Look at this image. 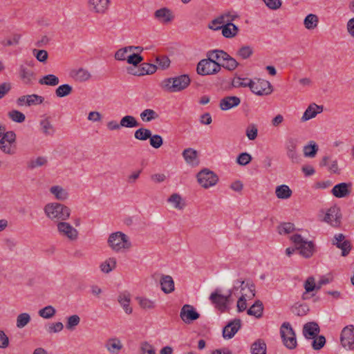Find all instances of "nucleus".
Wrapping results in <instances>:
<instances>
[{
	"label": "nucleus",
	"instance_id": "obj_39",
	"mask_svg": "<svg viewBox=\"0 0 354 354\" xmlns=\"http://www.w3.org/2000/svg\"><path fill=\"white\" fill-rule=\"evenodd\" d=\"M59 78L53 74L44 75L39 80V84L51 86H57L59 84Z\"/></svg>",
	"mask_w": 354,
	"mask_h": 354
},
{
	"label": "nucleus",
	"instance_id": "obj_10",
	"mask_svg": "<svg viewBox=\"0 0 354 354\" xmlns=\"http://www.w3.org/2000/svg\"><path fill=\"white\" fill-rule=\"evenodd\" d=\"M57 229L61 236L67 238L69 241H76L78 238V231L65 221L58 222Z\"/></svg>",
	"mask_w": 354,
	"mask_h": 354
},
{
	"label": "nucleus",
	"instance_id": "obj_40",
	"mask_svg": "<svg viewBox=\"0 0 354 354\" xmlns=\"http://www.w3.org/2000/svg\"><path fill=\"white\" fill-rule=\"evenodd\" d=\"M140 307L144 310H152L156 308V301L144 297L136 298Z\"/></svg>",
	"mask_w": 354,
	"mask_h": 354
},
{
	"label": "nucleus",
	"instance_id": "obj_24",
	"mask_svg": "<svg viewBox=\"0 0 354 354\" xmlns=\"http://www.w3.org/2000/svg\"><path fill=\"white\" fill-rule=\"evenodd\" d=\"M104 347L111 353H118L123 347L121 341L116 337L108 339L105 344Z\"/></svg>",
	"mask_w": 354,
	"mask_h": 354
},
{
	"label": "nucleus",
	"instance_id": "obj_25",
	"mask_svg": "<svg viewBox=\"0 0 354 354\" xmlns=\"http://www.w3.org/2000/svg\"><path fill=\"white\" fill-rule=\"evenodd\" d=\"M185 160L189 165H197L198 161L197 160V151L192 148L185 149L182 153Z\"/></svg>",
	"mask_w": 354,
	"mask_h": 354
},
{
	"label": "nucleus",
	"instance_id": "obj_45",
	"mask_svg": "<svg viewBox=\"0 0 354 354\" xmlns=\"http://www.w3.org/2000/svg\"><path fill=\"white\" fill-rule=\"evenodd\" d=\"M308 310V306L304 304L296 303L291 307V312L300 317L306 315Z\"/></svg>",
	"mask_w": 354,
	"mask_h": 354
},
{
	"label": "nucleus",
	"instance_id": "obj_43",
	"mask_svg": "<svg viewBox=\"0 0 354 354\" xmlns=\"http://www.w3.org/2000/svg\"><path fill=\"white\" fill-rule=\"evenodd\" d=\"M40 126L42 133L46 136H51L54 133L55 129L50 121L49 118H46L40 121Z\"/></svg>",
	"mask_w": 354,
	"mask_h": 354
},
{
	"label": "nucleus",
	"instance_id": "obj_47",
	"mask_svg": "<svg viewBox=\"0 0 354 354\" xmlns=\"http://www.w3.org/2000/svg\"><path fill=\"white\" fill-rule=\"evenodd\" d=\"M224 24H226L225 16H223V15H221L216 17V19H213L209 24L208 28L214 30H221L223 28V26L225 25Z\"/></svg>",
	"mask_w": 354,
	"mask_h": 354
},
{
	"label": "nucleus",
	"instance_id": "obj_14",
	"mask_svg": "<svg viewBox=\"0 0 354 354\" xmlns=\"http://www.w3.org/2000/svg\"><path fill=\"white\" fill-rule=\"evenodd\" d=\"M341 218L340 209L337 206H333L326 212L324 221L333 227H339L341 223Z\"/></svg>",
	"mask_w": 354,
	"mask_h": 354
},
{
	"label": "nucleus",
	"instance_id": "obj_13",
	"mask_svg": "<svg viewBox=\"0 0 354 354\" xmlns=\"http://www.w3.org/2000/svg\"><path fill=\"white\" fill-rule=\"evenodd\" d=\"M180 317L185 324H190L200 317V314L194 307L189 304H185L181 308Z\"/></svg>",
	"mask_w": 354,
	"mask_h": 354
},
{
	"label": "nucleus",
	"instance_id": "obj_63",
	"mask_svg": "<svg viewBox=\"0 0 354 354\" xmlns=\"http://www.w3.org/2000/svg\"><path fill=\"white\" fill-rule=\"evenodd\" d=\"M149 142L151 147H153L155 149H158L162 145L163 140L160 135L151 134V138H149Z\"/></svg>",
	"mask_w": 354,
	"mask_h": 354
},
{
	"label": "nucleus",
	"instance_id": "obj_62",
	"mask_svg": "<svg viewBox=\"0 0 354 354\" xmlns=\"http://www.w3.org/2000/svg\"><path fill=\"white\" fill-rule=\"evenodd\" d=\"M251 160L252 156L247 152L240 153L236 158V162L241 166L247 165Z\"/></svg>",
	"mask_w": 354,
	"mask_h": 354
},
{
	"label": "nucleus",
	"instance_id": "obj_46",
	"mask_svg": "<svg viewBox=\"0 0 354 354\" xmlns=\"http://www.w3.org/2000/svg\"><path fill=\"white\" fill-rule=\"evenodd\" d=\"M73 91V88L68 84L59 86L55 90V95L58 97H64L70 95Z\"/></svg>",
	"mask_w": 354,
	"mask_h": 354
},
{
	"label": "nucleus",
	"instance_id": "obj_51",
	"mask_svg": "<svg viewBox=\"0 0 354 354\" xmlns=\"http://www.w3.org/2000/svg\"><path fill=\"white\" fill-rule=\"evenodd\" d=\"M221 65V67L223 66L228 71H233L238 66L239 63L234 58L227 54V57H225Z\"/></svg>",
	"mask_w": 354,
	"mask_h": 354
},
{
	"label": "nucleus",
	"instance_id": "obj_26",
	"mask_svg": "<svg viewBox=\"0 0 354 354\" xmlns=\"http://www.w3.org/2000/svg\"><path fill=\"white\" fill-rule=\"evenodd\" d=\"M314 243L312 241H305L301 245L296 247L297 250H299V253L305 258L310 257L314 252Z\"/></svg>",
	"mask_w": 354,
	"mask_h": 354
},
{
	"label": "nucleus",
	"instance_id": "obj_59",
	"mask_svg": "<svg viewBox=\"0 0 354 354\" xmlns=\"http://www.w3.org/2000/svg\"><path fill=\"white\" fill-rule=\"evenodd\" d=\"M295 230V225L291 223H283L279 225L278 232L280 234H287Z\"/></svg>",
	"mask_w": 354,
	"mask_h": 354
},
{
	"label": "nucleus",
	"instance_id": "obj_49",
	"mask_svg": "<svg viewBox=\"0 0 354 354\" xmlns=\"http://www.w3.org/2000/svg\"><path fill=\"white\" fill-rule=\"evenodd\" d=\"M151 131L145 128H140L134 133V138L138 140L145 141L151 138Z\"/></svg>",
	"mask_w": 354,
	"mask_h": 354
},
{
	"label": "nucleus",
	"instance_id": "obj_52",
	"mask_svg": "<svg viewBox=\"0 0 354 354\" xmlns=\"http://www.w3.org/2000/svg\"><path fill=\"white\" fill-rule=\"evenodd\" d=\"M55 313L56 310L52 306H47L38 312L39 315L44 319H50L55 316Z\"/></svg>",
	"mask_w": 354,
	"mask_h": 354
},
{
	"label": "nucleus",
	"instance_id": "obj_53",
	"mask_svg": "<svg viewBox=\"0 0 354 354\" xmlns=\"http://www.w3.org/2000/svg\"><path fill=\"white\" fill-rule=\"evenodd\" d=\"M80 322V317L77 315H73L67 318L66 328L68 330H73Z\"/></svg>",
	"mask_w": 354,
	"mask_h": 354
},
{
	"label": "nucleus",
	"instance_id": "obj_33",
	"mask_svg": "<svg viewBox=\"0 0 354 354\" xmlns=\"http://www.w3.org/2000/svg\"><path fill=\"white\" fill-rule=\"evenodd\" d=\"M207 57L211 58L215 62L223 63L225 57H227V53L222 50H213L207 53Z\"/></svg>",
	"mask_w": 354,
	"mask_h": 354
},
{
	"label": "nucleus",
	"instance_id": "obj_5",
	"mask_svg": "<svg viewBox=\"0 0 354 354\" xmlns=\"http://www.w3.org/2000/svg\"><path fill=\"white\" fill-rule=\"evenodd\" d=\"M221 69V64L212 61L209 57L201 59L196 67L197 73L203 76L216 74Z\"/></svg>",
	"mask_w": 354,
	"mask_h": 354
},
{
	"label": "nucleus",
	"instance_id": "obj_1",
	"mask_svg": "<svg viewBox=\"0 0 354 354\" xmlns=\"http://www.w3.org/2000/svg\"><path fill=\"white\" fill-rule=\"evenodd\" d=\"M191 80L188 75H180L174 77L164 79L160 83V87L166 92L176 93L185 90L190 84Z\"/></svg>",
	"mask_w": 354,
	"mask_h": 354
},
{
	"label": "nucleus",
	"instance_id": "obj_16",
	"mask_svg": "<svg viewBox=\"0 0 354 354\" xmlns=\"http://www.w3.org/2000/svg\"><path fill=\"white\" fill-rule=\"evenodd\" d=\"M241 326V320L235 319L230 322L223 330V336L225 339H231L238 332Z\"/></svg>",
	"mask_w": 354,
	"mask_h": 354
},
{
	"label": "nucleus",
	"instance_id": "obj_35",
	"mask_svg": "<svg viewBox=\"0 0 354 354\" xmlns=\"http://www.w3.org/2000/svg\"><path fill=\"white\" fill-rule=\"evenodd\" d=\"M34 75L35 74L32 71L28 69L23 65L20 66L19 76L25 84H30L34 77Z\"/></svg>",
	"mask_w": 354,
	"mask_h": 354
},
{
	"label": "nucleus",
	"instance_id": "obj_15",
	"mask_svg": "<svg viewBox=\"0 0 354 354\" xmlns=\"http://www.w3.org/2000/svg\"><path fill=\"white\" fill-rule=\"evenodd\" d=\"M110 4V0H88L89 10L97 14H104L106 12Z\"/></svg>",
	"mask_w": 354,
	"mask_h": 354
},
{
	"label": "nucleus",
	"instance_id": "obj_4",
	"mask_svg": "<svg viewBox=\"0 0 354 354\" xmlns=\"http://www.w3.org/2000/svg\"><path fill=\"white\" fill-rule=\"evenodd\" d=\"M238 288L234 287L232 290H229L227 295L221 294V291L216 289L209 295V300L214 305L215 308L223 313L227 308V305L231 301L233 290H237Z\"/></svg>",
	"mask_w": 354,
	"mask_h": 354
},
{
	"label": "nucleus",
	"instance_id": "obj_9",
	"mask_svg": "<svg viewBox=\"0 0 354 354\" xmlns=\"http://www.w3.org/2000/svg\"><path fill=\"white\" fill-rule=\"evenodd\" d=\"M250 90L257 95H268L272 93L273 88L270 82L263 79L252 80Z\"/></svg>",
	"mask_w": 354,
	"mask_h": 354
},
{
	"label": "nucleus",
	"instance_id": "obj_21",
	"mask_svg": "<svg viewBox=\"0 0 354 354\" xmlns=\"http://www.w3.org/2000/svg\"><path fill=\"white\" fill-rule=\"evenodd\" d=\"M320 167H326L328 166V169L330 173L333 174H340V169L338 167L337 160L336 159H332L328 156H324L320 162H319Z\"/></svg>",
	"mask_w": 354,
	"mask_h": 354
},
{
	"label": "nucleus",
	"instance_id": "obj_19",
	"mask_svg": "<svg viewBox=\"0 0 354 354\" xmlns=\"http://www.w3.org/2000/svg\"><path fill=\"white\" fill-rule=\"evenodd\" d=\"M319 332V326L315 322L306 323L303 328V334L306 339H313L316 337Z\"/></svg>",
	"mask_w": 354,
	"mask_h": 354
},
{
	"label": "nucleus",
	"instance_id": "obj_3",
	"mask_svg": "<svg viewBox=\"0 0 354 354\" xmlns=\"http://www.w3.org/2000/svg\"><path fill=\"white\" fill-rule=\"evenodd\" d=\"M108 245L115 252H120L131 248L129 237L122 232L111 233L107 240Z\"/></svg>",
	"mask_w": 354,
	"mask_h": 354
},
{
	"label": "nucleus",
	"instance_id": "obj_41",
	"mask_svg": "<svg viewBox=\"0 0 354 354\" xmlns=\"http://www.w3.org/2000/svg\"><path fill=\"white\" fill-rule=\"evenodd\" d=\"M167 201L171 203L175 209H183L185 203L178 194H173L168 198Z\"/></svg>",
	"mask_w": 354,
	"mask_h": 354
},
{
	"label": "nucleus",
	"instance_id": "obj_50",
	"mask_svg": "<svg viewBox=\"0 0 354 354\" xmlns=\"http://www.w3.org/2000/svg\"><path fill=\"white\" fill-rule=\"evenodd\" d=\"M0 149L5 154L13 155L16 152V147L14 143H10L0 140Z\"/></svg>",
	"mask_w": 354,
	"mask_h": 354
},
{
	"label": "nucleus",
	"instance_id": "obj_11",
	"mask_svg": "<svg viewBox=\"0 0 354 354\" xmlns=\"http://www.w3.org/2000/svg\"><path fill=\"white\" fill-rule=\"evenodd\" d=\"M239 283H240L241 290H243L245 288H248L250 292V295H242L237 301L236 306L238 312H243L247 308L246 297L249 299H252L255 296V286L253 283L248 282L245 284L244 281H240Z\"/></svg>",
	"mask_w": 354,
	"mask_h": 354
},
{
	"label": "nucleus",
	"instance_id": "obj_44",
	"mask_svg": "<svg viewBox=\"0 0 354 354\" xmlns=\"http://www.w3.org/2000/svg\"><path fill=\"white\" fill-rule=\"evenodd\" d=\"M141 120L145 122H149L158 118V114L153 109H145L140 115Z\"/></svg>",
	"mask_w": 354,
	"mask_h": 354
},
{
	"label": "nucleus",
	"instance_id": "obj_28",
	"mask_svg": "<svg viewBox=\"0 0 354 354\" xmlns=\"http://www.w3.org/2000/svg\"><path fill=\"white\" fill-rule=\"evenodd\" d=\"M222 35L225 38H232L235 37L239 32L238 27L231 22H227L224 26H223Z\"/></svg>",
	"mask_w": 354,
	"mask_h": 354
},
{
	"label": "nucleus",
	"instance_id": "obj_55",
	"mask_svg": "<svg viewBox=\"0 0 354 354\" xmlns=\"http://www.w3.org/2000/svg\"><path fill=\"white\" fill-rule=\"evenodd\" d=\"M30 321V316L26 313L19 314L17 317V327L22 328L25 327Z\"/></svg>",
	"mask_w": 354,
	"mask_h": 354
},
{
	"label": "nucleus",
	"instance_id": "obj_18",
	"mask_svg": "<svg viewBox=\"0 0 354 354\" xmlns=\"http://www.w3.org/2000/svg\"><path fill=\"white\" fill-rule=\"evenodd\" d=\"M154 17L162 24H169L174 19L171 10L167 8H162L154 12Z\"/></svg>",
	"mask_w": 354,
	"mask_h": 354
},
{
	"label": "nucleus",
	"instance_id": "obj_56",
	"mask_svg": "<svg viewBox=\"0 0 354 354\" xmlns=\"http://www.w3.org/2000/svg\"><path fill=\"white\" fill-rule=\"evenodd\" d=\"M8 115L13 122L18 123L24 122L26 119L25 115L17 110H12L9 111Z\"/></svg>",
	"mask_w": 354,
	"mask_h": 354
},
{
	"label": "nucleus",
	"instance_id": "obj_23",
	"mask_svg": "<svg viewBox=\"0 0 354 354\" xmlns=\"http://www.w3.org/2000/svg\"><path fill=\"white\" fill-rule=\"evenodd\" d=\"M323 111V106H318L315 103H313L308 106L305 112L304 113L301 120L303 122L307 121L315 118L318 113Z\"/></svg>",
	"mask_w": 354,
	"mask_h": 354
},
{
	"label": "nucleus",
	"instance_id": "obj_34",
	"mask_svg": "<svg viewBox=\"0 0 354 354\" xmlns=\"http://www.w3.org/2000/svg\"><path fill=\"white\" fill-rule=\"evenodd\" d=\"M252 354H266V344L263 339H258L251 346Z\"/></svg>",
	"mask_w": 354,
	"mask_h": 354
},
{
	"label": "nucleus",
	"instance_id": "obj_32",
	"mask_svg": "<svg viewBox=\"0 0 354 354\" xmlns=\"http://www.w3.org/2000/svg\"><path fill=\"white\" fill-rule=\"evenodd\" d=\"M263 310V303L260 300H257L254 304L247 310V313L249 315H252L257 318H260L262 317Z\"/></svg>",
	"mask_w": 354,
	"mask_h": 354
},
{
	"label": "nucleus",
	"instance_id": "obj_17",
	"mask_svg": "<svg viewBox=\"0 0 354 354\" xmlns=\"http://www.w3.org/2000/svg\"><path fill=\"white\" fill-rule=\"evenodd\" d=\"M351 183H341L333 187L331 193L336 198H344L351 194Z\"/></svg>",
	"mask_w": 354,
	"mask_h": 354
},
{
	"label": "nucleus",
	"instance_id": "obj_6",
	"mask_svg": "<svg viewBox=\"0 0 354 354\" xmlns=\"http://www.w3.org/2000/svg\"><path fill=\"white\" fill-rule=\"evenodd\" d=\"M280 334L284 346L288 349H294L297 346L295 333L289 322H284L280 328Z\"/></svg>",
	"mask_w": 354,
	"mask_h": 354
},
{
	"label": "nucleus",
	"instance_id": "obj_27",
	"mask_svg": "<svg viewBox=\"0 0 354 354\" xmlns=\"http://www.w3.org/2000/svg\"><path fill=\"white\" fill-rule=\"evenodd\" d=\"M50 192L58 201H64L68 198V193L66 189L59 185L52 186L50 188Z\"/></svg>",
	"mask_w": 354,
	"mask_h": 354
},
{
	"label": "nucleus",
	"instance_id": "obj_57",
	"mask_svg": "<svg viewBox=\"0 0 354 354\" xmlns=\"http://www.w3.org/2000/svg\"><path fill=\"white\" fill-rule=\"evenodd\" d=\"M47 163V160L45 157L39 156L35 159H32L28 162V167L29 169H34L36 167H41Z\"/></svg>",
	"mask_w": 354,
	"mask_h": 354
},
{
	"label": "nucleus",
	"instance_id": "obj_8",
	"mask_svg": "<svg viewBox=\"0 0 354 354\" xmlns=\"http://www.w3.org/2000/svg\"><path fill=\"white\" fill-rule=\"evenodd\" d=\"M197 180L203 187L207 189L215 185L218 178L213 171L204 169L198 173Z\"/></svg>",
	"mask_w": 354,
	"mask_h": 354
},
{
	"label": "nucleus",
	"instance_id": "obj_58",
	"mask_svg": "<svg viewBox=\"0 0 354 354\" xmlns=\"http://www.w3.org/2000/svg\"><path fill=\"white\" fill-rule=\"evenodd\" d=\"M245 134L249 140H255L258 135V128L257 125L254 124H249L246 128Z\"/></svg>",
	"mask_w": 354,
	"mask_h": 354
},
{
	"label": "nucleus",
	"instance_id": "obj_36",
	"mask_svg": "<svg viewBox=\"0 0 354 354\" xmlns=\"http://www.w3.org/2000/svg\"><path fill=\"white\" fill-rule=\"evenodd\" d=\"M319 22L318 17L315 14L308 15L304 20V25L308 30H313L317 27Z\"/></svg>",
	"mask_w": 354,
	"mask_h": 354
},
{
	"label": "nucleus",
	"instance_id": "obj_54",
	"mask_svg": "<svg viewBox=\"0 0 354 354\" xmlns=\"http://www.w3.org/2000/svg\"><path fill=\"white\" fill-rule=\"evenodd\" d=\"M44 100V98L42 96L37 94L27 95L26 105L30 106L32 105L41 104L43 103Z\"/></svg>",
	"mask_w": 354,
	"mask_h": 354
},
{
	"label": "nucleus",
	"instance_id": "obj_12",
	"mask_svg": "<svg viewBox=\"0 0 354 354\" xmlns=\"http://www.w3.org/2000/svg\"><path fill=\"white\" fill-rule=\"evenodd\" d=\"M332 243L342 250V257H346L352 249L351 241L342 233L334 236Z\"/></svg>",
	"mask_w": 354,
	"mask_h": 354
},
{
	"label": "nucleus",
	"instance_id": "obj_64",
	"mask_svg": "<svg viewBox=\"0 0 354 354\" xmlns=\"http://www.w3.org/2000/svg\"><path fill=\"white\" fill-rule=\"evenodd\" d=\"M141 354H155L153 346L147 342H144L140 346Z\"/></svg>",
	"mask_w": 354,
	"mask_h": 354
},
{
	"label": "nucleus",
	"instance_id": "obj_37",
	"mask_svg": "<svg viewBox=\"0 0 354 354\" xmlns=\"http://www.w3.org/2000/svg\"><path fill=\"white\" fill-rule=\"evenodd\" d=\"M116 263V259L114 257H110L100 264V270L108 274L115 268Z\"/></svg>",
	"mask_w": 354,
	"mask_h": 354
},
{
	"label": "nucleus",
	"instance_id": "obj_42",
	"mask_svg": "<svg viewBox=\"0 0 354 354\" xmlns=\"http://www.w3.org/2000/svg\"><path fill=\"white\" fill-rule=\"evenodd\" d=\"M121 127L125 128H134L140 125L135 117L132 115H125L120 120Z\"/></svg>",
	"mask_w": 354,
	"mask_h": 354
},
{
	"label": "nucleus",
	"instance_id": "obj_30",
	"mask_svg": "<svg viewBox=\"0 0 354 354\" xmlns=\"http://www.w3.org/2000/svg\"><path fill=\"white\" fill-rule=\"evenodd\" d=\"M118 301L120 306L122 307L124 310L127 314H131L132 313V308L130 307V295L127 292L120 293L118 296Z\"/></svg>",
	"mask_w": 354,
	"mask_h": 354
},
{
	"label": "nucleus",
	"instance_id": "obj_60",
	"mask_svg": "<svg viewBox=\"0 0 354 354\" xmlns=\"http://www.w3.org/2000/svg\"><path fill=\"white\" fill-rule=\"evenodd\" d=\"M326 344V338L324 335H319L316 337L313 338V341L312 342V347L315 351H319Z\"/></svg>",
	"mask_w": 354,
	"mask_h": 354
},
{
	"label": "nucleus",
	"instance_id": "obj_48",
	"mask_svg": "<svg viewBox=\"0 0 354 354\" xmlns=\"http://www.w3.org/2000/svg\"><path fill=\"white\" fill-rule=\"evenodd\" d=\"M252 80L249 78L234 77L232 80V85L235 88L249 87L250 88Z\"/></svg>",
	"mask_w": 354,
	"mask_h": 354
},
{
	"label": "nucleus",
	"instance_id": "obj_31",
	"mask_svg": "<svg viewBox=\"0 0 354 354\" xmlns=\"http://www.w3.org/2000/svg\"><path fill=\"white\" fill-rule=\"evenodd\" d=\"M292 192L286 185H281L276 187L275 194L279 199H288L292 196Z\"/></svg>",
	"mask_w": 354,
	"mask_h": 354
},
{
	"label": "nucleus",
	"instance_id": "obj_7",
	"mask_svg": "<svg viewBox=\"0 0 354 354\" xmlns=\"http://www.w3.org/2000/svg\"><path fill=\"white\" fill-rule=\"evenodd\" d=\"M339 341L345 350L354 351V325L350 324L342 328Z\"/></svg>",
	"mask_w": 354,
	"mask_h": 354
},
{
	"label": "nucleus",
	"instance_id": "obj_20",
	"mask_svg": "<svg viewBox=\"0 0 354 354\" xmlns=\"http://www.w3.org/2000/svg\"><path fill=\"white\" fill-rule=\"evenodd\" d=\"M241 100L236 96H226L220 100L219 107L223 111H227L239 106Z\"/></svg>",
	"mask_w": 354,
	"mask_h": 354
},
{
	"label": "nucleus",
	"instance_id": "obj_38",
	"mask_svg": "<svg viewBox=\"0 0 354 354\" xmlns=\"http://www.w3.org/2000/svg\"><path fill=\"white\" fill-rule=\"evenodd\" d=\"M319 147L314 141H310L307 145L304 147V155L305 157L313 158L316 156Z\"/></svg>",
	"mask_w": 354,
	"mask_h": 354
},
{
	"label": "nucleus",
	"instance_id": "obj_61",
	"mask_svg": "<svg viewBox=\"0 0 354 354\" xmlns=\"http://www.w3.org/2000/svg\"><path fill=\"white\" fill-rule=\"evenodd\" d=\"M253 53L252 48L249 46H242L238 51L236 55L243 59L249 58Z\"/></svg>",
	"mask_w": 354,
	"mask_h": 354
},
{
	"label": "nucleus",
	"instance_id": "obj_22",
	"mask_svg": "<svg viewBox=\"0 0 354 354\" xmlns=\"http://www.w3.org/2000/svg\"><path fill=\"white\" fill-rule=\"evenodd\" d=\"M161 290L165 294H169L174 291V281L170 275L162 274L160 279Z\"/></svg>",
	"mask_w": 354,
	"mask_h": 354
},
{
	"label": "nucleus",
	"instance_id": "obj_2",
	"mask_svg": "<svg viewBox=\"0 0 354 354\" xmlns=\"http://www.w3.org/2000/svg\"><path fill=\"white\" fill-rule=\"evenodd\" d=\"M44 212L47 218L57 223L66 221L71 215L70 208L58 203L46 204L44 207Z\"/></svg>",
	"mask_w": 354,
	"mask_h": 354
},
{
	"label": "nucleus",
	"instance_id": "obj_29",
	"mask_svg": "<svg viewBox=\"0 0 354 354\" xmlns=\"http://www.w3.org/2000/svg\"><path fill=\"white\" fill-rule=\"evenodd\" d=\"M72 77L77 82H84L91 78V74L88 70L80 68L72 72Z\"/></svg>",
	"mask_w": 354,
	"mask_h": 354
}]
</instances>
